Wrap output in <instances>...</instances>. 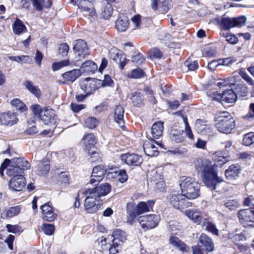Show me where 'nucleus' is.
<instances>
[{"label": "nucleus", "instance_id": "nucleus-2", "mask_svg": "<svg viewBox=\"0 0 254 254\" xmlns=\"http://www.w3.org/2000/svg\"><path fill=\"white\" fill-rule=\"evenodd\" d=\"M180 187L182 193L188 199L196 198L199 195V184L190 177H182L180 179Z\"/></svg>", "mask_w": 254, "mask_h": 254}, {"label": "nucleus", "instance_id": "nucleus-16", "mask_svg": "<svg viewBox=\"0 0 254 254\" xmlns=\"http://www.w3.org/2000/svg\"><path fill=\"white\" fill-rule=\"evenodd\" d=\"M106 170L102 166H97L92 169V172L91 176L90 183L95 184L102 180L104 178Z\"/></svg>", "mask_w": 254, "mask_h": 254}, {"label": "nucleus", "instance_id": "nucleus-4", "mask_svg": "<svg viewBox=\"0 0 254 254\" xmlns=\"http://www.w3.org/2000/svg\"><path fill=\"white\" fill-rule=\"evenodd\" d=\"M183 193H178L173 192L168 196L170 204L174 208L182 210L191 206V202L186 199Z\"/></svg>", "mask_w": 254, "mask_h": 254}, {"label": "nucleus", "instance_id": "nucleus-49", "mask_svg": "<svg viewBox=\"0 0 254 254\" xmlns=\"http://www.w3.org/2000/svg\"><path fill=\"white\" fill-rule=\"evenodd\" d=\"M236 73V71L233 72V75L231 77L223 80V82H219L218 84H222L223 86H231L235 85L239 80V76L235 75Z\"/></svg>", "mask_w": 254, "mask_h": 254}, {"label": "nucleus", "instance_id": "nucleus-8", "mask_svg": "<svg viewBox=\"0 0 254 254\" xmlns=\"http://www.w3.org/2000/svg\"><path fill=\"white\" fill-rule=\"evenodd\" d=\"M94 0H77V4L85 17H93L96 15L95 9L93 5Z\"/></svg>", "mask_w": 254, "mask_h": 254}, {"label": "nucleus", "instance_id": "nucleus-28", "mask_svg": "<svg viewBox=\"0 0 254 254\" xmlns=\"http://www.w3.org/2000/svg\"><path fill=\"white\" fill-rule=\"evenodd\" d=\"M82 141L84 144V150L89 152L90 150L94 148L95 137L93 134L88 133L83 137Z\"/></svg>", "mask_w": 254, "mask_h": 254}, {"label": "nucleus", "instance_id": "nucleus-39", "mask_svg": "<svg viewBox=\"0 0 254 254\" xmlns=\"http://www.w3.org/2000/svg\"><path fill=\"white\" fill-rule=\"evenodd\" d=\"M124 109L121 106H117L115 109V120L120 126L123 127L124 124L123 118L124 114Z\"/></svg>", "mask_w": 254, "mask_h": 254}, {"label": "nucleus", "instance_id": "nucleus-23", "mask_svg": "<svg viewBox=\"0 0 254 254\" xmlns=\"http://www.w3.org/2000/svg\"><path fill=\"white\" fill-rule=\"evenodd\" d=\"M154 204V201L153 200H150L147 202L141 201L135 205V210L138 215L141 214L149 211L152 209Z\"/></svg>", "mask_w": 254, "mask_h": 254}, {"label": "nucleus", "instance_id": "nucleus-21", "mask_svg": "<svg viewBox=\"0 0 254 254\" xmlns=\"http://www.w3.org/2000/svg\"><path fill=\"white\" fill-rule=\"evenodd\" d=\"M100 200H84L85 211L88 213H96L100 207Z\"/></svg>", "mask_w": 254, "mask_h": 254}, {"label": "nucleus", "instance_id": "nucleus-20", "mask_svg": "<svg viewBox=\"0 0 254 254\" xmlns=\"http://www.w3.org/2000/svg\"><path fill=\"white\" fill-rule=\"evenodd\" d=\"M198 242L203 246L205 251L211 252L214 250V246L212 239L205 234L202 233L199 237Z\"/></svg>", "mask_w": 254, "mask_h": 254}, {"label": "nucleus", "instance_id": "nucleus-53", "mask_svg": "<svg viewBox=\"0 0 254 254\" xmlns=\"http://www.w3.org/2000/svg\"><path fill=\"white\" fill-rule=\"evenodd\" d=\"M99 122L94 117H88L84 120V126L85 127L93 129L95 128L98 125Z\"/></svg>", "mask_w": 254, "mask_h": 254}, {"label": "nucleus", "instance_id": "nucleus-18", "mask_svg": "<svg viewBox=\"0 0 254 254\" xmlns=\"http://www.w3.org/2000/svg\"><path fill=\"white\" fill-rule=\"evenodd\" d=\"M111 58L117 64H120L121 69L123 68L126 64V58L123 52L116 49H112L110 51Z\"/></svg>", "mask_w": 254, "mask_h": 254}, {"label": "nucleus", "instance_id": "nucleus-12", "mask_svg": "<svg viewBox=\"0 0 254 254\" xmlns=\"http://www.w3.org/2000/svg\"><path fill=\"white\" fill-rule=\"evenodd\" d=\"M25 185V179L22 175H19L18 176L12 177L9 182L10 190L16 191L22 190Z\"/></svg>", "mask_w": 254, "mask_h": 254}, {"label": "nucleus", "instance_id": "nucleus-50", "mask_svg": "<svg viewBox=\"0 0 254 254\" xmlns=\"http://www.w3.org/2000/svg\"><path fill=\"white\" fill-rule=\"evenodd\" d=\"M225 206L230 210H235L239 208L240 203L237 199H229L224 201Z\"/></svg>", "mask_w": 254, "mask_h": 254}, {"label": "nucleus", "instance_id": "nucleus-13", "mask_svg": "<svg viewBox=\"0 0 254 254\" xmlns=\"http://www.w3.org/2000/svg\"><path fill=\"white\" fill-rule=\"evenodd\" d=\"M151 7L154 11L165 13L170 9V0H151Z\"/></svg>", "mask_w": 254, "mask_h": 254}, {"label": "nucleus", "instance_id": "nucleus-63", "mask_svg": "<svg viewBox=\"0 0 254 254\" xmlns=\"http://www.w3.org/2000/svg\"><path fill=\"white\" fill-rule=\"evenodd\" d=\"M233 19L234 27L236 26L241 27L245 24L246 21V17L244 16L234 18Z\"/></svg>", "mask_w": 254, "mask_h": 254}, {"label": "nucleus", "instance_id": "nucleus-43", "mask_svg": "<svg viewBox=\"0 0 254 254\" xmlns=\"http://www.w3.org/2000/svg\"><path fill=\"white\" fill-rule=\"evenodd\" d=\"M95 188L100 197L106 195L110 192L111 189V187L108 183H103Z\"/></svg>", "mask_w": 254, "mask_h": 254}, {"label": "nucleus", "instance_id": "nucleus-9", "mask_svg": "<svg viewBox=\"0 0 254 254\" xmlns=\"http://www.w3.org/2000/svg\"><path fill=\"white\" fill-rule=\"evenodd\" d=\"M120 158L122 162L125 164L133 166H140L142 162V157L135 153H125L121 155Z\"/></svg>", "mask_w": 254, "mask_h": 254}, {"label": "nucleus", "instance_id": "nucleus-30", "mask_svg": "<svg viewBox=\"0 0 254 254\" xmlns=\"http://www.w3.org/2000/svg\"><path fill=\"white\" fill-rule=\"evenodd\" d=\"M113 12V8L109 3H104L102 4L100 8V14L102 18L105 19H109Z\"/></svg>", "mask_w": 254, "mask_h": 254}, {"label": "nucleus", "instance_id": "nucleus-51", "mask_svg": "<svg viewBox=\"0 0 254 254\" xmlns=\"http://www.w3.org/2000/svg\"><path fill=\"white\" fill-rule=\"evenodd\" d=\"M5 228L7 231L10 233L19 235L23 232L21 226L18 224H7Z\"/></svg>", "mask_w": 254, "mask_h": 254}, {"label": "nucleus", "instance_id": "nucleus-55", "mask_svg": "<svg viewBox=\"0 0 254 254\" xmlns=\"http://www.w3.org/2000/svg\"><path fill=\"white\" fill-rule=\"evenodd\" d=\"M16 164L19 168L21 169L22 172L30 168V165L29 162L23 158H17L16 160Z\"/></svg>", "mask_w": 254, "mask_h": 254}, {"label": "nucleus", "instance_id": "nucleus-11", "mask_svg": "<svg viewBox=\"0 0 254 254\" xmlns=\"http://www.w3.org/2000/svg\"><path fill=\"white\" fill-rule=\"evenodd\" d=\"M18 122L16 113L11 111L0 113V125L13 126Z\"/></svg>", "mask_w": 254, "mask_h": 254}, {"label": "nucleus", "instance_id": "nucleus-32", "mask_svg": "<svg viewBox=\"0 0 254 254\" xmlns=\"http://www.w3.org/2000/svg\"><path fill=\"white\" fill-rule=\"evenodd\" d=\"M81 74L80 69H73L62 74V77L66 81L73 82Z\"/></svg>", "mask_w": 254, "mask_h": 254}, {"label": "nucleus", "instance_id": "nucleus-3", "mask_svg": "<svg viewBox=\"0 0 254 254\" xmlns=\"http://www.w3.org/2000/svg\"><path fill=\"white\" fill-rule=\"evenodd\" d=\"M215 125L221 132L230 133L235 127V121L230 114L227 112H223L216 115Z\"/></svg>", "mask_w": 254, "mask_h": 254}, {"label": "nucleus", "instance_id": "nucleus-31", "mask_svg": "<svg viewBox=\"0 0 254 254\" xmlns=\"http://www.w3.org/2000/svg\"><path fill=\"white\" fill-rule=\"evenodd\" d=\"M112 236L113 238V243L118 246H120V243H124L127 239L125 232L119 229L114 231Z\"/></svg>", "mask_w": 254, "mask_h": 254}, {"label": "nucleus", "instance_id": "nucleus-5", "mask_svg": "<svg viewBox=\"0 0 254 254\" xmlns=\"http://www.w3.org/2000/svg\"><path fill=\"white\" fill-rule=\"evenodd\" d=\"M137 220L142 229L149 230L156 227L160 221V217L156 214H149L139 216Z\"/></svg>", "mask_w": 254, "mask_h": 254}, {"label": "nucleus", "instance_id": "nucleus-47", "mask_svg": "<svg viewBox=\"0 0 254 254\" xmlns=\"http://www.w3.org/2000/svg\"><path fill=\"white\" fill-rule=\"evenodd\" d=\"M169 241L171 245H173L180 251H184L185 250L186 245L180 241L178 237L172 236L170 237Z\"/></svg>", "mask_w": 254, "mask_h": 254}, {"label": "nucleus", "instance_id": "nucleus-22", "mask_svg": "<svg viewBox=\"0 0 254 254\" xmlns=\"http://www.w3.org/2000/svg\"><path fill=\"white\" fill-rule=\"evenodd\" d=\"M129 26V20L125 14H121L119 15L116 22V29L120 32H124L127 30Z\"/></svg>", "mask_w": 254, "mask_h": 254}, {"label": "nucleus", "instance_id": "nucleus-33", "mask_svg": "<svg viewBox=\"0 0 254 254\" xmlns=\"http://www.w3.org/2000/svg\"><path fill=\"white\" fill-rule=\"evenodd\" d=\"M237 99V95L232 89L226 90L222 93V102L233 103L236 102Z\"/></svg>", "mask_w": 254, "mask_h": 254}, {"label": "nucleus", "instance_id": "nucleus-10", "mask_svg": "<svg viewBox=\"0 0 254 254\" xmlns=\"http://www.w3.org/2000/svg\"><path fill=\"white\" fill-rule=\"evenodd\" d=\"M241 172L240 166L238 164L230 165L225 171L226 179L229 183H233L240 176Z\"/></svg>", "mask_w": 254, "mask_h": 254}, {"label": "nucleus", "instance_id": "nucleus-38", "mask_svg": "<svg viewBox=\"0 0 254 254\" xmlns=\"http://www.w3.org/2000/svg\"><path fill=\"white\" fill-rule=\"evenodd\" d=\"M83 194L86 196L85 199L100 200V196L95 188L86 189Z\"/></svg>", "mask_w": 254, "mask_h": 254}, {"label": "nucleus", "instance_id": "nucleus-35", "mask_svg": "<svg viewBox=\"0 0 254 254\" xmlns=\"http://www.w3.org/2000/svg\"><path fill=\"white\" fill-rule=\"evenodd\" d=\"M164 129L163 122H157L152 126L151 133L154 138H158L162 135Z\"/></svg>", "mask_w": 254, "mask_h": 254}, {"label": "nucleus", "instance_id": "nucleus-14", "mask_svg": "<svg viewBox=\"0 0 254 254\" xmlns=\"http://www.w3.org/2000/svg\"><path fill=\"white\" fill-rule=\"evenodd\" d=\"M73 49L74 53L79 57L84 58L88 54L87 44L81 39L74 42Z\"/></svg>", "mask_w": 254, "mask_h": 254}, {"label": "nucleus", "instance_id": "nucleus-52", "mask_svg": "<svg viewBox=\"0 0 254 254\" xmlns=\"http://www.w3.org/2000/svg\"><path fill=\"white\" fill-rule=\"evenodd\" d=\"M220 35L222 37L224 38L226 41L230 44H235L238 42V39L235 35H233L228 32H221L220 33Z\"/></svg>", "mask_w": 254, "mask_h": 254}, {"label": "nucleus", "instance_id": "nucleus-44", "mask_svg": "<svg viewBox=\"0 0 254 254\" xmlns=\"http://www.w3.org/2000/svg\"><path fill=\"white\" fill-rule=\"evenodd\" d=\"M150 178L151 182L153 184L159 182V181L163 180L162 172L161 168H157L155 170H153L150 172Z\"/></svg>", "mask_w": 254, "mask_h": 254}, {"label": "nucleus", "instance_id": "nucleus-25", "mask_svg": "<svg viewBox=\"0 0 254 254\" xmlns=\"http://www.w3.org/2000/svg\"><path fill=\"white\" fill-rule=\"evenodd\" d=\"M127 212V222L132 224L135 220L136 215H138L135 210V205L133 202H128L126 205Z\"/></svg>", "mask_w": 254, "mask_h": 254}, {"label": "nucleus", "instance_id": "nucleus-61", "mask_svg": "<svg viewBox=\"0 0 254 254\" xmlns=\"http://www.w3.org/2000/svg\"><path fill=\"white\" fill-rule=\"evenodd\" d=\"M116 178H118L119 181L123 184L127 181L128 176L124 169H121L118 171V173L116 174Z\"/></svg>", "mask_w": 254, "mask_h": 254}, {"label": "nucleus", "instance_id": "nucleus-41", "mask_svg": "<svg viewBox=\"0 0 254 254\" xmlns=\"http://www.w3.org/2000/svg\"><path fill=\"white\" fill-rule=\"evenodd\" d=\"M233 19L229 17H223L219 21V25L222 29L228 30L234 27Z\"/></svg>", "mask_w": 254, "mask_h": 254}, {"label": "nucleus", "instance_id": "nucleus-48", "mask_svg": "<svg viewBox=\"0 0 254 254\" xmlns=\"http://www.w3.org/2000/svg\"><path fill=\"white\" fill-rule=\"evenodd\" d=\"M11 105L13 107H14L17 111L20 112H24L27 109L25 105L17 98L12 100Z\"/></svg>", "mask_w": 254, "mask_h": 254}, {"label": "nucleus", "instance_id": "nucleus-24", "mask_svg": "<svg viewBox=\"0 0 254 254\" xmlns=\"http://www.w3.org/2000/svg\"><path fill=\"white\" fill-rule=\"evenodd\" d=\"M213 160L215 163L213 165H215V171L218 167H221L229 160V157L224 156L222 151H216L213 155Z\"/></svg>", "mask_w": 254, "mask_h": 254}, {"label": "nucleus", "instance_id": "nucleus-56", "mask_svg": "<svg viewBox=\"0 0 254 254\" xmlns=\"http://www.w3.org/2000/svg\"><path fill=\"white\" fill-rule=\"evenodd\" d=\"M131 21L134 30L139 29L142 28V25L141 21V16L139 14H136L134 15L131 18Z\"/></svg>", "mask_w": 254, "mask_h": 254}, {"label": "nucleus", "instance_id": "nucleus-36", "mask_svg": "<svg viewBox=\"0 0 254 254\" xmlns=\"http://www.w3.org/2000/svg\"><path fill=\"white\" fill-rule=\"evenodd\" d=\"M80 71L88 73H93L97 69V65L91 61H87L83 63L80 67Z\"/></svg>", "mask_w": 254, "mask_h": 254}, {"label": "nucleus", "instance_id": "nucleus-46", "mask_svg": "<svg viewBox=\"0 0 254 254\" xmlns=\"http://www.w3.org/2000/svg\"><path fill=\"white\" fill-rule=\"evenodd\" d=\"M170 134L172 140L177 143L182 142L184 140V137L181 130H172Z\"/></svg>", "mask_w": 254, "mask_h": 254}, {"label": "nucleus", "instance_id": "nucleus-58", "mask_svg": "<svg viewBox=\"0 0 254 254\" xmlns=\"http://www.w3.org/2000/svg\"><path fill=\"white\" fill-rule=\"evenodd\" d=\"M42 230L45 234L51 236L54 234L55 226L51 224L44 223L42 226Z\"/></svg>", "mask_w": 254, "mask_h": 254}, {"label": "nucleus", "instance_id": "nucleus-37", "mask_svg": "<svg viewBox=\"0 0 254 254\" xmlns=\"http://www.w3.org/2000/svg\"><path fill=\"white\" fill-rule=\"evenodd\" d=\"M34 7L37 10L41 11L44 7L49 8L52 4V0H32Z\"/></svg>", "mask_w": 254, "mask_h": 254}, {"label": "nucleus", "instance_id": "nucleus-60", "mask_svg": "<svg viewBox=\"0 0 254 254\" xmlns=\"http://www.w3.org/2000/svg\"><path fill=\"white\" fill-rule=\"evenodd\" d=\"M130 99L134 106H139L142 103V95L139 92L134 93Z\"/></svg>", "mask_w": 254, "mask_h": 254}, {"label": "nucleus", "instance_id": "nucleus-19", "mask_svg": "<svg viewBox=\"0 0 254 254\" xmlns=\"http://www.w3.org/2000/svg\"><path fill=\"white\" fill-rule=\"evenodd\" d=\"M154 143L160 145L158 142L153 140L146 141L143 143V149L145 154L148 156H156L158 155L157 147L155 146Z\"/></svg>", "mask_w": 254, "mask_h": 254}, {"label": "nucleus", "instance_id": "nucleus-62", "mask_svg": "<svg viewBox=\"0 0 254 254\" xmlns=\"http://www.w3.org/2000/svg\"><path fill=\"white\" fill-rule=\"evenodd\" d=\"M184 65L190 71H193L198 68V63L196 61L187 60Z\"/></svg>", "mask_w": 254, "mask_h": 254}, {"label": "nucleus", "instance_id": "nucleus-57", "mask_svg": "<svg viewBox=\"0 0 254 254\" xmlns=\"http://www.w3.org/2000/svg\"><path fill=\"white\" fill-rule=\"evenodd\" d=\"M69 62L68 60H64L59 62L53 63L52 65V69L54 71H57L62 68L69 65Z\"/></svg>", "mask_w": 254, "mask_h": 254}, {"label": "nucleus", "instance_id": "nucleus-15", "mask_svg": "<svg viewBox=\"0 0 254 254\" xmlns=\"http://www.w3.org/2000/svg\"><path fill=\"white\" fill-rule=\"evenodd\" d=\"M39 117L45 125L55 123L54 111L51 108H43Z\"/></svg>", "mask_w": 254, "mask_h": 254}, {"label": "nucleus", "instance_id": "nucleus-42", "mask_svg": "<svg viewBox=\"0 0 254 254\" xmlns=\"http://www.w3.org/2000/svg\"><path fill=\"white\" fill-rule=\"evenodd\" d=\"M10 163L7 165V168L6 169V174L9 176H18L19 175H22V171L20 168H19L17 166H13L10 164Z\"/></svg>", "mask_w": 254, "mask_h": 254}, {"label": "nucleus", "instance_id": "nucleus-64", "mask_svg": "<svg viewBox=\"0 0 254 254\" xmlns=\"http://www.w3.org/2000/svg\"><path fill=\"white\" fill-rule=\"evenodd\" d=\"M162 56V54L161 52L157 48H153L150 52L149 57L151 60L160 58Z\"/></svg>", "mask_w": 254, "mask_h": 254}, {"label": "nucleus", "instance_id": "nucleus-26", "mask_svg": "<svg viewBox=\"0 0 254 254\" xmlns=\"http://www.w3.org/2000/svg\"><path fill=\"white\" fill-rule=\"evenodd\" d=\"M185 215L193 223L199 224L201 223L202 217L201 212L197 209H190L185 211Z\"/></svg>", "mask_w": 254, "mask_h": 254}, {"label": "nucleus", "instance_id": "nucleus-54", "mask_svg": "<svg viewBox=\"0 0 254 254\" xmlns=\"http://www.w3.org/2000/svg\"><path fill=\"white\" fill-rule=\"evenodd\" d=\"M9 59L18 63H30L31 61L30 57L25 55L10 56L9 57Z\"/></svg>", "mask_w": 254, "mask_h": 254}, {"label": "nucleus", "instance_id": "nucleus-27", "mask_svg": "<svg viewBox=\"0 0 254 254\" xmlns=\"http://www.w3.org/2000/svg\"><path fill=\"white\" fill-rule=\"evenodd\" d=\"M194 127L198 133L203 135L208 134L212 131L210 126L201 120H197L195 121Z\"/></svg>", "mask_w": 254, "mask_h": 254}, {"label": "nucleus", "instance_id": "nucleus-7", "mask_svg": "<svg viewBox=\"0 0 254 254\" xmlns=\"http://www.w3.org/2000/svg\"><path fill=\"white\" fill-rule=\"evenodd\" d=\"M237 215L240 223L244 227L254 226V210L253 207L239 210Z\"/></svg>", "mask_w": 254, "mask_h": 254}, {"label": "nucleus", "instance_id": "nucleus-40", "mask_svg": "<svg viewBox=\"0 0 254 254\" xmlns=\"http://www.w3.org/2000/svg\"><path fill=\"white\" fill-rule=\"evenodd\" d=\"M24 85L26 88L36 97H39L41 96L40 90L38 86H35L31 81L26 80L24 82Z\"/></svg>", "mask_w": 254, "mask_h": 254}, {"label": "nucleus", "instance_id": "nucleus-17", "mask_svg": "<svg viewBox=\"0 0 254 254\" xmlns=\"http://www.w3.org/2000/svg\"><path fill=\"white\" fill-rule=\"evenodd\" d=\"M43 218L46 221L52 222L57 217V214L54 212L53 207L49 203H45L41 206Z\"/></svg>", "mask_w": 254, "mask_h": 254}, {"label": "nucleus", "instance_id": "nucleus-59", "mask_svg": "<svg viewBox=\"0 0 254 254\" xmlns=\"http://www.w3.org/2000/svg\"><path fill=\"white\" fill-rule=\"evenodd\" d=\"M243 144L250 146L254 143V132H250L245 134L243 140Z\"/></svg>", "mask_w": 254, "mask_h": 254}, {"label": "nucleus", "instance_id": "nucleus-29", "mask_svg": "<svg viewBox=\"0 0 254 254\" xmlns=\"http://www.w3.org/2000/svg\"><path fill=\"white\" fill-rule=\"evenodd\" d=\"M13 32L15 35H21L27 31V28L24 23L19 19L16 18L12 25Z\"/></svg>", "mask_w": 254, "mask_h": 254}, {"label": "nucleus", "instance_id": "nucleus-45", "mask_svg": "<svg viewBox=\"0 0 254 254\" xmlns=\"http://www.w3.org/2000/svg\"><path fill=\"white\" fill-rule=\"evenodd\" d=\"M50 169L49 161L47 160H44L43 162L39 163L38 169L39 174L43 175L47 174Z\"/></svg>", "mask_w": 254, "mask_h": 254}, {"label": "nucleus", "instance_id": "nucleus-1", "mask_svg": "<svg viewBox=\"0 0 254 254\" xmlns=\"http://www.w3.org/2000/svg\"><path fill=\"white\" fill-rule=\"evenodd\" d=\"M194 164L196 169L202 170L203 182L207 187L215 190L217 184L224 182L223 179L218 176L215 171V165H212L208 159H197Z\"/></svg>", "mask_w": 254, "mask_h": 254}, {"label": "nucleus", "instance_id": "nucleus-6", "mask_svg": "<svg viewBox=\"0 0 254 254\" xmlns=\"http://www.w3.org/2000/svg\"><path fill=\"white\" fill-rule=\"evenodd\" d=\"M101 82L96 78H86L81 79L80 86L81 90L86 95H89L101 87Z\"/></svg>", "mask_w": 254, "mask_h": 254}, {"label": "nucleus", "instance_id": "nucleus-34", "mask_svg": "<svg viewBox=\"0 0 254 254\" xmlns=\"http://www.w3.org/2000/svg\"><path fill=\"white\" fill-rule=\"evenodd\" d=\"M21 211V208L19 206H15L10 207L7 210L3 211L1 214L3 218H12L18 215Z\"/></svg>", "mask_w": 254, "mask_h": 254}]
</instances>
